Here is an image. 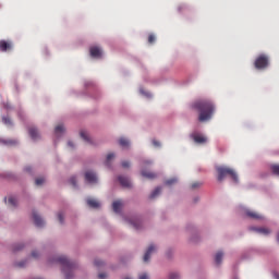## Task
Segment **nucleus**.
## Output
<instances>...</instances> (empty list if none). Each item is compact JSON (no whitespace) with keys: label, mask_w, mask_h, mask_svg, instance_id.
<instances>
[{"label":"nucleus","mask_w":279,"mask_h":279,"mask_svg":"<svg viewBox=\"0 0 279 279\" xmlns=\"http://www.w3.org/2000/svg\"><path fill=\"white\" fill-rule=\"evenodd\" d=\"M3 122H4L5 124H12V123H11V120H10L9 118H3Z\"/></svg>","instance_id":"nucleus-38"},{"label":"nucleus","mask_w":279,"mask_h":279,"mask_svg":"<svg viewBox=\"0 0 279 279\" xmlns=\"http://www.w3.org/2000/svg\"><path fill=\"white\" fill-rule=\"evenodd\" d=\"M248 230L253 231V232H256L258 234H262V235H268V234L271 233V230L268 229V228L250 227Z\"/></svg>","instance_id":"nucleus-6"},{"label":"nucleus","mask_w":279,"mask_h":279,"mask_svg":"<svg viewBox=\"0 0 279 279\" xmlns=\"http://www.w3.org/2000/svg\"><path fill=\"white\" fill-rule=\"evenodd\" d=\"M177 182H178V180L175 178L174 179H170V180L166 181V185H172V184H174Z\"/></svg>","instance_id":"nucleus-28"},{"label":"nucleus","mask_w":279,"mask_h":279,"mask_svg":"<svg viewBox=\"0 0 279 279\" xmlns=\"http://www.w3.org/2000/svg\"><path fill=\"white\" fill-rule=\"evenodd\" d=\"M106 277H107V275L105 272L99 274L100 279H105Z\"/></svg>","instance_id":"nucleus-41"},{"label":"nucleus","mask_w":279,"mask_h":279,"mask_svg":"<svg viewBox=\"0 0 279 279\" xmlns=\"http://www.w3.org/2000/svg\"><path fill=\"white\" fill-rule=\"evenodd\" d=\"M104 265H105V263H104L102 260H100V259H95V266L101 267V266H104Z\"/></svg>","instance_id":"nucleus-29"},{"label":"nucleus","mask_w":279,"mask_h":279,"mask_svg":"<svg viewBox=\"0 0 279 279\" xmlns=\"http://www.w3.org/2000/svg\"><path fill=\"white\" fill-rule=\"evenodd\" d=\"M131 225H133V228L135 229H141V222H131Z\"/></svg>","instance_id":"nucleus-34"},{"label":"nucleus","mask_w":279,"mask_h":279,"mask_svg":"<svg viewBox=\"0 0 279 279\" xmlns=\"http://www.w3.org/2000/svg\"><path fill=\"white\" fill-rule=\"evenodd\" d=\"M24 246L22 244H19V245H15L13 251L16 252V251H20L22 250Z\"/></svg>","instance_id":"nucleus-36"},{"label":"nucleus","mask_w":279,"mask_h":279,"mask_svg":"<svg viewBox=\"0 0 279 279\" xmlns=\"http://www.w3.org/2000/svg\"><path fill=\"white\" fill-rule=\"evenodd\" d=\"M142 177L153 180L157 178V174L154 172L142 170Z\"/></svg>","instance_id":"nucleus-16"},{"label":"nucleus","mask_w":279,"mask_h":279,"mask_svg":"<svg viewBox=\"0 0 279 279\" xmlns=\"http://www.w3.org/2000/svg\"><path fill=\"white\" fill-rule=\"evenodd\" d=\"M201 185H202V183H198V182L192 183V189H197V187H199Z\"/></svg>","instance_id":"nucleus-37"},{"label":"nucleus","mask_w":279,"mask_h":279,"mask_svg":"<svg viewBox=\"0 0 279 279\" xmlns=\"http://www.w3.org/2000/svg\"><path fill=\"white\" fill-rule=\"evenodd\" d=\"M114 158V154H109L107 156L106 166L110 167L111 160Z\"/></svg>","instance_id":"nucleus-22"},{"label":"nucleus","mask_w":279,"mask_h":279,"mask_svg":"<svg viewBox=\"0 0 279 279\" xmlns=\"http://www.w3.org/2000/svg\"><path fill=\"white\" fill-rule=\"evenodd\" d=\"M156 251V246L150 244L148 250H146V254H144V263H147L150 259L151 253Z\"/></svg>","instance_id":"nucleus-11"},{"label":"nucleus","mask_w":279,"mask_h":279,"mask_svg":"<svg viewBox=\"0 0 279 279\" xmlns=\"http://www.w3.org/2000/svg\"><path fill=\"white\" fill-rule=\"evenodd\" d=\"M180 275L178 272L170 274V279H179Z\"/></svg>","instance_id":"nucleus-33"},{"label":"nucleus","mask_w":279,"mask_h":279,"mask_svg":"<svg viewBox=\"0 0 279 279\" xmlns=\"http://www.w3.org/2000/svg\"><path fill=\"white\" fill-rule=\"evenodd\" d=\"M118 144H120L122 148H128L130 146V141L122 137L118 141Z\"/></svg>","instance_id":"nucleus-18"},{"label":"nucleus","mask_w":279,"mask_h":279,"mask_svg":"<svg viewBox=\"0 0 279 279\" xmlns=\"http://www.w3.org/2000/svg\"><path fill=\"white\" fill-rule=\"evenodd\" d=\"M87 204H88V206L92 207V208H98V207L100 206V203L97 202V201L94 199V198H88V199H87Z\"/></svg>","instance_id":"nucleus-17"},{"label":"nucleus","mask_w":279,"mask_h":279,"mask_svg":"<svg viewBox=\"0 0 279 279\" xmlns=\"http://www.w3.org/2000/svg\"><path fill=\"white\" fill-rule=\"evenodd\" d=\"M4 108L9 110L11 108V106L9 104H5Z\"/></svg>","instance_id":"nucleus-43"},{"label":"nucleus","mask_w":279,"mask_h":279,"mask_svg":"<svg viewBox=\"0 0 279 279\" xmlns=\"http://www.w3.org/2000/svg\"><path fill=\"white\" fill-rule=\"evenodd\" d=\"M44 183H45V179L44 178H38L36 180V185H38V186L43 185Z\"/></svg>","instance_id":"nucleus-27"},{"label":"nucleus","mask_w":279,"mask_h":279,"mask_svg":"<svg viewBox=\"0 0 279 279\" xmlns=\"http://www.w3.org/2000/svg\"><path fill=\"white\" fill-rule=\"evenodd\" d=\"M68 145H69L70 147H74V144H73L72 142H69Z\"/></svg>","instance_id":"nucleus-44"},{"label":"nucleus","mask_w":279,"mask_h":279,"mask_svg":"<svg viewBox=\"0 0 279 279\" xmlns=\"http://www.w3.org/2000/svg\"><path fill=\"white\" fill-rule=\"evenodd\" d=\"M58 218H59L60 223L63 225V222H64V216H63L62 213H59V214H58Z\"/></svg>","instance_id":"nucleus-31"},{"label":"nucleus","mask_w":279,"mask_h":279,"mask_svg":"<svg viewBox=\"0 0 279 279\" xmlns=\"http://www.w3.org/2000/svg\"><path fill=\"white\" fill-rule=\"evenodd\" d=\"M9 204L12 206V207H16L17 205V199L15 197H10L9 198Z\"/></svg>","instance_id":"nucleus-23"},{"label":"nucleus","mask_w":279,"mask_h":279,"mask_svg":"<svg viewBox=\"0 0 279 279\" xmlns=\"http://www.w3.org/2000/svg\"><path fill=\"white\" fill-rule=\"evenodd\" d=\"M13 48V44L7 40H0V51L8 52L11 51Z\"/></svg>","instance_id":"nucleus-7"},{"label":"nucleus","mask_w":279,"mask_h":279,"mask_svg":"<svg viewBox=\"0 0 279 279\" xmlns=\"http://www.w3.org/2000/svg\"><path fill=\"white\" fill-rule=\"evenodd\" d=\"M85 179L90 184H96L98 182V178H97L96 173L93 171H87L85 173Z\"/></svg>","instance_id":"nucleus-8"},{"label":"nucleus","mask_w":279,"mask_h":279,"mask_svg":"<svg viewBox=\"0 0 279 279\" xmlns=\"http://www.w3.org/2000/svg\"><path fill=\"white\" fill-rule=\"evenodd\" d=\"M70 183H71L74 187H76V183H77L76 178H75V177H72V178L70 179Z\"/></svg>","instance_id":"nucleus-30"},{"label":"nucleus","mask_w":279,"mask_h":279,"mask_svg":"<svg viewBox=\"0 0 279 279\" xmlns=\"http://www.w3.org/2000/svg\"><path fill=\"white\" fill-rule=\"evenodd\" d=\"M33 218L37 227H43L45 225V221L38 214H36V211H33Z\"/></svg>","instance_id":"nucleus-13"},{"label":"nucleus","mask_w":279,"mask_h":279,"mask_svg":"<svg viewBox=\"0 0 279 279\" xmlns=\"http://www.w3.org/2000/svg\"><path fill=\"white\" fill-rule=\"evenodd\" d=\"M245 215L246 217H248L250 219H254V220H262L264 219V216L256 213V211H253V210H245Z\"/></svg>","instance_id":"nucleus-9"},{"label":"nucleus","mask_w":279,"mask_h":279,"mask_svg":"<svg viewBox=\"0 0 279 279\" xmlns=\"http://www.w3.org/2000/svg\"><path fill=\"white\" fill-rule=\"evenodd\" d=\"M56 262L60 263L62 265V270L65 274L66 279L72 278V272L76 267V264L73 262H70L65 256H60L54 259Z\"/></svg>","instance_id":"nucleus-3"},{"label":"nucleus","mask_w":279,"mask_h":279,"mask_svg":"<svg viewBox=\"0 0 279 279\" xmlns=\"http://www.w3.org/2000/svg\"><path fill=\"white\" fill-rule=\"evenodd\" d=\"M277 241L279 242V232L277 233Z\"/></svg>","instance_id":"nucleus-47"},{"label":"nucleus","mask_w":279,"mask_h":279,"mask_svg":"<svg viewBox=\"0 0 279 279\" xmlns=\"http://www.w3.org/2000/svg\"><path fill=\"white\" fill-rule=\"evenodd\" d=\"M126 279H130V278H126Z\"/></svg>","instance_id":"nucleus-50"},{"label":"nucleus","mask_w":279,"mask_h":279,"mask_svg":"<svg viewBox=\"0 0 279 279\" xmlns=\"http://www.w3.org/2000/svg\"><path fill=\"white\" fill-rule=\"evenodd\" d=\"M118 181L120 182V185H122L124 187H131L132 186L131 181L125 177H122V175L118 177Z\"/></svg>","instance_id":"nucleus-12"},{"label":"nucleus","mask_w":279,"mask_h":279,"mask_svg":"<svg viewBox=\"0 0 279 279\" xmlns=\"http://www.w3.org/2000/svg\"><path fill=\"white\" fill-rule=\"evenodd\" d=\"M32 256H33L34 258H37V257H38V253H37L36 251H34V252L32 253Z\"/></svg>","instance_id":"nucleus-42"},{"label":"nucleus","mask_w":279,"mask_h":279,"mask_svg":"<svg viewBox=\"0 0 279 279\" xmlns=\"http://www.w3.org/2000/svg\"><path fill=\"white\" fill-rule=\"evenodd\" d=\"M269 66V57L266 54L258 56L254 61V68L257 70H266Z\"/></svg>","instance_id":"nucleus-4"},{"label":"nucleus","mask_w":279,"mask_h":279,"mask_svg":"<svg viewBox=\"0 0 279 279\" xmlns=\"http://www.w3.org/2000/svg\"><path fill=\"white\" fill-rule=\"evenodd\" d=\"M130 162L129 161H122V168H130Z\"/></svg>","instance_id":"nucleus-35"},{"label":"nucleus","mask_w":279,"mask_h":279,"mask_svg":"<svg viewBox=\"0 0 279 279\" xmlns=\"http://www.w3.org/2000/svg\"><path fill=\"white\" fill-rule=\"evenodd\" d=\"M36 279H40V278H36Z\"/></svg>","instance_id":"nucleus-49"},{"label":"nucleus","mask_w":279,"mask_h":279,"mask_svg":"<svg viewBox=\"0 0 279 279\" xmlns=\"http://www.w3.org/2000/svg\"><path fill=\"white\" fill-rule=\"evenodd\" d=\"M28 132H29L31 137L34 141L40 138L39 132H38V130L36 128H29Z\"/></svg>","instance_id":"nucleus-14"},{"label":"nucleus","mask_w":279,"mask_h":279,"mask_svg":"<svg viewBox=\"0 0 279 279\" xmlns=\"http://www.w3.org/2000/svg\"><path fill=\"white\" fill-rule=\"evenodd\" d=\"M192 109L197 110L198 121L207 122L215 113V105L208 99H202L192 104Z\"/></svg>","instance_id":"nucleus-1"},{"label":"nucleus","mask_w":279,"mask_h":279,"mask_svg":"<svg viewBox=\"0 0 279 279\" xmlns=\"http://www.w3.org/2000/svg\"><path fill=\"white\" fill-rule=\"evenodd\" d=\"M192 140H194V143L196 144H206L208 138L199 133L192 134Z\"/></svg>","instance_id":"nucleus-5"},{"label":"nucleus","mask_w":279,"mask_h":279,"mask_svg":"<svg viewBox=\"0 0 279 279\" xmlns=\"http://www.w3.org/2000/svg\"><path fill=\"white\" fill-rule=\"evenodd\" d=\"M19 266H20V267H23V266H24V264H23V263H20V264H19Z\"/></svg>","instance_id":"nucleus-48"},{"label":"nucleus","mask_w":279,"mask_h":279,"mask_svg":"<svg viewBox=\"0 0 279 279\" xmlns=\"http://www.w3.org/2000/svg\"><path fill=\"white\" fill-rule=\"evenodd\" d=\"M113 211H116L117 214L121 213V209L123 207V202L122 201H116L113 202Z\"/></svg>","instance_id":"nucleus-15"},{"label":"nucleus","mask_w":279,"mask_h":279,"mask_svg":"<svg viewBox=\"0 0 279 279\" xmlns=\"http://www.w3.org/2000/svg\"><path fill=\"white\" fill-rule=\"evenodd\" d=\"M90 56L93 58L99 59V58L102 57V51H101V49L99 47H92L90 48Z\"/></svg>","instance_id":"nucleus-10"},{"label":"nucleus","mask_w":279,"mask_h":279,"mask_svg":"<svg viewBox=\"0 0 279 279\" xmlns=\"http://www.w3.org/2000/svg\"><path fill=\"white\" fill-rule=\"evenodd\" d=\"M160 193H161V187L155 189V191H153V193H150V199L156 198Z\"/></svg>","instance_id":"nucleus-21"},{"label":"nucleus","mask_w":279,"mask_h":279,"mask_svg":"<svg viewBox=\"0 0 279 279\" xmlns=\"http://www.w3.org/2000/svg\"><path fill=\"white\" fill-rule=\"evenodd\" d=\"M3 144L5 145H15L17 142L15 140H9V141H3Z\"/></svg>","instance_id":"nucleus-26"},{"label":"nucleus","mask_w":279,"mask_h":279,"mask_svg":"<svg viewBox=\"0 0 279 279\" xmlns=\"http://www.w3.org/2000/svg\"><path fill=\"white\" fill-rule=\"evenodd\" d=\"M223 253L222 252H217L215 255V263L217 265H220L222 262Z\"/></svg>","instance_id":"nucleus-19"},{"label":"nucleus","mask_w":279,"mask_h":279,"mask_svg":"<svg viewBox=\"0 0 279 279\" xmlns=\"http://www.w3.org/2000/svg\"><path fill=\"white\" fill-rule=\"evenodd\" d=\"M140 279H148L147 274H142V275H140Z\"/></svg>","instance_id":"nucleus-39"},{"label":"nucleus","mask_w":279,"mask_h":279,"mask_svg":"<svg viewBox=\"0 0 279 279\" xmlns=\"http://www.w3.org/2000/svg\"><path fill=\"white\" fill-rule=\"evenodd\" d=\"M153 145H155V147H159V146H160V143L157 142V141H153Z\"/></svg>","instance_id":"nucleus-40"},{"label":"nucleus","mask_w":279,"mask_h":279,"mask_svg":"<svg viewBox=\"0 0 279 279\" xmlns=\"http://www.w3.org/2000/svg\"><path fill=\"white\" fill-rule=\"evenodd\" d=\"M271 171L274 174L279 175V165L271 166Z\"/></svg>","instance_id":"nucleus-24"},{"label":"nucleus","mask_w":279,"mask_h":279,"mask_svg":"<svg viewBox=\"0 0 279 279\" xmlns=\"http://www.w3.org/2000/svg\"><path fill=\"white\" fill-rule=\"evenodd\" d=\"M275 278H276V279H279V275H278V274H276V275H275Z\"/></svg>","instance_id":"nucleus-46"},{"label":"nucleus","mask_w":279,"mask_h":279,"mask_svg":"<svg viewBox=\"0 0 279 279\" xmlns=\"http://www.w3.org/2000/svg\"><path fill=\"white\" fill-rule=\"evenodd\" d=\"M64 132V126L63 125H58L57 128H56V134L57 135H59V134H61V133H63Z\"/></svg>","instance_id":"nucleus-25"},{"label":"nucleus","mask_w":279,"mask_h":279,"mask_svg":"<svg viewBox=\"0 0 279 279\" xmlns=\"http://www.w3.org/2000/svg\"><path fill=\"white\" fill-rule=\"evenodd\" d=\"M81 136H82V138H83L84 141H86L87 143L94 144L93 141L90 140V137H89V135H88L87 132L82 131V132H81Z\"/></svg>","instance_id":"nucleus-20"},{"label":"nucleus","mask_w":279,"mask_h":279,"mask_svg":"<svg viewBox=\"0 0 279 279\" xmlns=\"http://www.w3.org/2000/svg\"><path fill=\"white\" fill-rule=\"evenodd\" d=\"M31 170H32L31 167H26V168H25V171H27V172H29Z\"/></svg>","instance_id":"nucleus-45"},{"label":"nucleus","mask_w":279,"mask_h":279,"mask_svg":"<svg viewBox=\"0 0 279 279\" xmlns=\"http://www.w3.org/2000/svg\"><path fill=\"white\" fill-rule=\"evenodd\" d=\"M216 171L218 174L217 180L219 182L223 181L225 178L229 175L234 183H239V177L233 169H231L229 167H217Z\"/></svg>","instance_id":"nucleus-2"},{"label":"nucleus","mask_w":279,"mask_h":279,"mask_svg":"<svg viewBox=\"0 0 279 279\" xmlns=\"http://www.w3.org/2000/svg\"><path fill=\"white\" fill-rule=\"evenodd\" d=\"M156 41V37L154 35L148 36V44H154Z\"/></svg>","instance_id":"nucleus-32"}]
</instances>
